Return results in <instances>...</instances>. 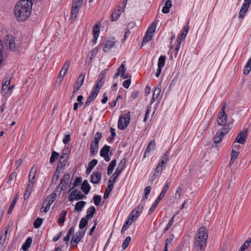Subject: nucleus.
Returning <instances> with one entry per match:
<instances>
[{"mask_svg":"<svg viewBox=\"0 0 251 251\" xmlns=\"http://www.w3.org/2000/svg\"><path fill=\"white\" fill-rule=\"evenodd\" d=\"M82 4V0H73V5L71 10L72 19H76L79 10Z\"/></svg>","mask_w":251,"mask_h":251,"instance_id":"6","label":"nucleus"},{"mask_svg":"<svg viewBox=\"0 0 251 251\" xmlns=\"http://www.w3.org/2000/svg\"><path fill=\"white\" fill-rule=\"evenodd\" d=\"M161 91V84L159 83L153 91L152 98L151 100V104H152L159 96Z\"/></svg>","mask_w":251,"mask_h":251,"instance_id":"20","label":"nucleus"},{"mask_svg":"<svg viewBox=\"0 0 251 251\" xmlns=\"http://www.w3.org/2000/svg\"><path fill=\"white\" fill-rule=\"evenodd\" d=\"M88 219H86L85 218H82L80 221L79 227L81 229H82L84 228L86 225L88 224Z\"/></svg>","mask_w":251,"mask_h":251,"instance_id":"49","label":"nucleus"},{"mask_svg":"<svg viewBox=\"0 0 251 251\" xmlns=\"http://www.w3.org/2000/svg\"><path fill=\"white\" fill-rule=\"evenodd\" d=\"M155 148V142L154 139L151 140L149 143L147 149L144 153V158H146V156L151 152V151H153Z\"/></svg>","mask_w":251,"mask_h":251,"instance_id":"21","label":"nucleus"},{"mask_svg":"<svg viewBox=\"0 0 251 251\" xmlns=\"http://www.w3.org/2000/svg\"><path fill=\"white\" fill-rule=\"evenodd\" d=\"M151 186H147L145 188L144 194L142 199V201H146L148 199V197L151 192Z\"/></svg>","mask_w":251,"mask_h":251,"instance_id":"40","label":"nucleus"},{"mask_svg":"<svg viewBox=\"0 0 251 251\" xmlns=\"http://www.w3.org/2000/svg\"><path fill=\"white\" fill-rule=\"evenodd\" d=\"M116 41L114 38H112L109 40H107L103 45V50L104 52H107L113 48L115 46Z\"/></svg>","mask_w":251,"mask_h":251,"instance_id":"15","label":"nucleus"},{"mask_svg":"<svg viewBox=\"0 0 251 251\" xmlns=\"http://www.w3.org/2000/svg\"><path fill=\"white\" fill-rule=\"evenodd\" d=\"M140 215V213L138 211L132 210L128 218L129 220H131L133 222L138 218Z\"/></svg>","mask_w":251,"mask_h":251,"instance_id":"35","label":"nucleus"},{"mask_svg":"<svg viewBox=\"0 0 251 251\" xmlns=\"http://www.w3.org/2000/svg\"><path fill=\"white\" fill-rule=\"evenodd\" d=\"M43 222V219L37 218L34 221L33 226L35 228H38L40 227Z\"/></svg>","mask_w":251,"mask_h":251,"instance_id":"50","label":"nucleus"},{"mask_svg":"<svg viewBox=\"0 0 251 251\" xmlns=\"http://www.w3.org/2000/svg\"><path fill=\"white\" fill-rule=\"evenodd\" d=\"M101 200V197L100 195H95L93 197V200L95 204L98 206L100 204Z\"/></svg>","mask_w":251,"mask_h":251,"instance_id":"53","label":"nucleus"},{"mask_svg":"<svg viewBox=\"0 0 251 251\" xmlns=\"http://www.w3.org/2000/svg\"><path fill=\"white\" fill-rule=\"evenodd\" d=\"M56 198V194L55 192L52 193L50 195L48 196L47 198L43 201V206H45L47 201H48L50 203L52 204Z\"/></svg>","mask_w":251,"mask_h":251,"instance_id":"27","label":"nucleus"},{"mask_svg":"<svg viewBox=\"0 0 251 251\" xmlns=\"http://www.w3.org/2000/svg\"><path fill=\"white\" fill-rule=\"evenodd\" d=\"M85 204L86 202L84 201H79L76 202L75 207V211L77 212L82 211Z\"/></svg>","mask_w":251,"mask_h":251,"instance_id":"34","label":"nucleus"},{"mask_svg":"<svg viewBox=\"0 0 251 251\" xmlns=\"http://www.w3.org/2000/svg\"><path fill=\"white\" fill-rule=\"evenodd\" d=\"M34 182L32 181V179L31 180L28 181V184L26 187V189L25 192L24 194V197L25 200L27 199L31 193L32 189L33 187Z\"/></svg>","mask_w":251,"mask_h":251,"instance_id":"17","label":"nucleus"},{"mask_svg":"<svg viewBox=\"0 0 251 251\" xmlns=\"http://www.w3.org/2000/svg\"><path fill=\"white\" fill-rule=\"evenodd\" d=\"M32 5L31 0H21L17 3L14 13L19 21H25L29 17Z\"/></svg>","mask_w":251,"mask_h":251,"instance_id":"1","label":"nucleus"},{"mask_svg":"<svg viewBox=\"0 0 251 251\" xmlns=\"http://www.w3.org/2000/svg\"><path fill=\"white\" fill-rule=\"evenodd\" d=\"M239 152L235 151L234 150L232 149L231 151V157H232V160H235L236 159L238 155H239Z\"/></svg>","mask_w":251,"mask_h":251,"instance_id":"59","label":"nucleus"},{"mask_svg":"<svg viewBox=\"0 0 251 251\" xmlns=\"http://www.w3.org/2000/svg\"><path fill=\"white\" fill-rule=\"evenodd\" d=\"M98 160L96 159L92 160L88 165V167L86 170V173L87 175L89 174L93 168L97 165Z\"/></svg>","mask_w":251,"mask_h":251,"instance_id":"28","label":"nucleus"},{"mask_svg":"<svg viewBox=\"0 0 251 251\" xmlns=\"http://www.w3.org/2000/svg\"><path fill=\"white\" fill-rule=\"evenodd\" d=\"M65 151L64 150L63 151ZM68 159V156L67 153L63 152L60 156L56 169L60 170V169H62L65 165V163L67 161Z\"/></svg>","mask_w":251,"mask_h":251,"instance_id":"14","label":"nucleus"},{"mask_svg":"<svg viewBox=\"0 0 251 251\" xmlns=\"http://www.w3.org/2000/svg\"><path fill=\"white\" fill-rule=\"evenodd\" d=\"M110 147L108 145H104L100 151V155L101 156L108 154Z\"/></svg>","mask_w":251,"mask_h":251,"instance_id":"36","label":"nucleus"},{"mask_svg":"<svg viewBox=\"0 0 251 251\" xmlns=\"http://www.w3.org/2000/svg\"><path fill=\"white\" fill-rule=\"evenodd\" d=\"M8 87L9 86H8L2 85L1 94L3 96H5L7 94L9 91V90H8Z\"/></svg>","mask_w":251,"mask_h":251,"instance_id":"56","label":"nucleus"},{"mask_svg":"<svg viewBox=\"0 0 251 251\" xmlns=\"http://www.w3.org/2000/svg\"><path fill=\"white\" fill-rule=\"evenodd\" d=\"M84 79L85 75L82 74H80L77 78V81L74 86L73 93L74 94L80 89L84 83Z\"/></svg>","mask_w":251,"mask_h":251,"instance_id":"11","label":"nucleus"},{"mask_svg":"<svg viewBox=\"0 0 251 251\" xmlns=\"http://www.w3.org/2000/svg\"><path fill=\"white\" fill-rule=\"evenodd\" d=\"M182 192V189L181 187H178L175 194V197L176 199H179L180 198L181 193Z\"/></svg>","mask_w":251,"mask_h":251,"instance_id":"61","label":"nucleus"},{"mask_svg":"<svg viewBox=\"0 0 251 251\" xmlns=\"http://www.w3.org/2000/svg\"><path fill=\"white\" fill-rule=\"evenodd\" d=\"M71 140L70 134L65 135L63 138V142L64 144H67Z\"/></svg>","mask_w":251,"mask_h":251,"instance_id":"63","label":"nucleus"},{"mask_svg":"<svg viewBox=\"0 0 251 251\" xmlns=\"http://www.w3.org/2000/svg\"><path fill=\"white\" fill-rule=\"evenodd\" d=\"M102 138V134L100 132H97L95 134L94 136V140L93 141H97L98 143L99 142V140Z\"/></svg>","mask_w":251,"mask_h":251,"instance_id":"60","label":"nucleus"},{"mask_svg":"<svg viewBox=\"0 0 251 251\" xmlns=\"http://www.w3.org/2000/svg\"><path fill=\"white\" fill-rule=\"evenodd\" d=\"M105 75L103 74H100L97 83H96L93 89L97 90L99 92L100 87L102 85L104 81Z\"/></svg>","mask_w":251,"mask_h":251,"instance_id":"19","label":"nucleus"},{"mask_svg":"<svg viewBox=\"0 0 251 251\" xmlns=\"http://www.w3.org/2000/svg\"><path fill=\"white\" fill-rule=\"evenodd\" d=\"M32 242V239L30 237H28L25 243L22 246V249L24 251H26L28 248L31 246V243Z\"/></svg>","mask_w":251,"mask_h":251,"instance_id":"31","label":"nucleus"},{"mask_svg":"<svg viewBox=\"0 0 251 251\" xmlns=\"http://www.w3.org/2000/svg\"><path fill=\"white\" fill-rule=\"evenodd\" d=\"M224 137V135L220 134V133L218 131L214 138V142L216 144L220 143Z\"/></svg>","mask_w":251,"mask_h":251,"instance_id":"46","label":"nucleus"},{"mask_svg":"<svg viewBox=\"0 0 251 251\" xmlns=\"http://www.w3.org/2000/svg\"><path fill=\"white\" fill-rule=\"evenodd\" d=\"M96 212V209L94 206H90L87 210V215L85 217L86 219L89 220L92 218Z\"/></svg>","mask_w":251,"mask_h":251,"instance_id":"29","label":"nucleus"},{"mask_svg":"<svg viewBox=\"0 0 251 251\" xmlns=\"http://www.w3.org/2000/svg\"><path fill=\"white\" fill-rule=\"evenodd\" d=\"M81 239V237H79L77 235L75 234L72 237L71 244L73 246L75 247Z\"/></svg>","mask_w":251,"mask_h":251,"instance_id":"38","label":"nucleus"},{"mask_svg":"<svg viewBox=\"0 0 251 251\" xmlns=\"http://www.w3.org/2000/svg\"><path fill=\"white\" fill-rule=\"evenodd\" d=\"M144 208L142 204H139L137 206L135 207L132 210L138 211L139 213H141Z\"/></svg>","mask_w":251,"mask_h":251,"instance_id":"62","label":"nucleus"},{"mask_svg":"<svg viewBox=\"0 0 251 251\" xmlns=\"http://www.w3.org/2000/svg\"><path fill=\"white\" fill-rule=\"evenodd\" d=\"M127 1V0H123L122 2V7L117 9H114L111 14V21H115L118 19L122 13L124 11V9L126 6Z\"/></svg>","mask_w":251,"mask_h":251,"instance_id":"7","label":"nucleus"},{"mask_svg":"<svg viewBox=\"0 0 251 251\" xmlns=\"http://www.w3.org/2000/svg\"><path fill=\"white\" fill-rule=\"evenodd\" d=\"M117 177H115L113 178H110L108 181V184L106 187L105 191L111 192L114 187V183L116 181Z\"/></svg>","mask_w":251,"mask_h":251,"instance_id":"33","label":"nucleus"},{"mask_svg":"<svg viewBox=\"0 0 251 251\" xmlns=\"http://www.w3.org/2000/svg\"><path fill=\"white\" fill-rule=\"evenodd\" d=\"M99 143L97 141H92L90 147V153L92 155H95L98 152Z\"/></svg>","mask_w":251,"mask_h":251,"instance_id":"23","label":"nucleus"},{"mask_svg":"<svg viewBox=\"0 0 251 251\" xmlns=\"http://www.w3.org/2000/svg\"><path fill=\"white\" fill-rule=\"evenodd\" d=\"M101 173L100 172H93L91 175L90 182L93 184H97L100 180Z\"/></svg>","mask_w":251,"mask_h":251,"instance_id":"18","label":"nucleus"},{"mask_svg":"<svg viewBox=\"0 0 251 251\" xmlns=\"http://www.w3.org/2000/svg\"><path fill=\"white\" fill-rule=\"evenodd\" d=\"M59 157V153L55 151H53L50 159V163H53Z\"/></svg>","mask_w":251,"mask_h":251,"instance_id":"48","label":"nucleus"},{"mask_svg":"<svg viewBox=\"0 0 251 251\" xmlns=\"http://www.w3.org/2000/svg\"><path fill=\"white\" fill-rule=\"evenodd\" d=\"M100 34V26L98 25L95 24L93 27V43L95 44Z\"/></svg>","mask_w":251,"mask_h":251,"instance_id":"22","label":"nucleus"},{"mask_svg":"<svg viewBox=\"0 0 251 251\" xmlns=\"http://www.w3.org/2000/svg\"><path fill=\"white\" fill-rule=\"evenodd\" d=\"M170 155V151H167L165 152L164 155L162 156L161 161L160 162L158 165H160V166L163 168V166L165 165L166 162L168 160L169 156Z\"/></svg>","mask_w":251,"mask_h":251,"instance_id":"30","label":"nucleus"},{"mask_svg":"<svg viewBox=\"0 0 251 251\" xmlns=\"http://www.w3.org/2000/svg\"><path fill=\"white\" fill-rule=\"evenodd\" d=\"M70 176L69 174H65L63 175L62 178L58 185V187H61V191L64 190L66 185L68 184Z\"/></svg>","mask_w":251,"mask_h":251,"instance_id":"16","label":"nucleus"},{"mask_svg":"<svg viewBox=\"0 0 251 251\" xmlns=\"http://www.w3.org/2000/svg\"><path fill=\"white\" fill-rule=\"evenodd\" d=\"M77 189H74L71 193L70 195L69 196L68 199L70 201H73V197L75 196L78 193Z\"/></svg>","mask_w":251,"mask_h":251,"instance_id":"57","label":"nucleus"},{"mask_svg":"<svg viewBox=\"0 0 251 251\" xmlns=\"http://www.w3.org/2000/svg\"><path fill=\"white\" fill-rule=\"evenodd\" d=\"M225 108L226 104H224L217 118V123L219 125L221 126L225 125L227 122L226 114L225 111Z\"/></svg>","mask_w":251,"mask_h":251,"instance_id":"8","label":"nucleus"},{"mask_svg":"<svg viewBox=\"0 0 251 251\" xmlns=\"http://www.w3.org/2000/svg\"><path fill=\"white\" fill-rule=\"evenodd\" d=\"M156 27V24L155 22H153L148 27L146 32H148L150 34L152 35L155 30Z\"/></svg>","mask_w":251,"mask_h":251,"instance_id":"42","label":"nucleus"},{"mask_svg":"<svg viewBox=\"0 0 251 251\" xmlns=\"http://www.w3.org/2000/svg\"><path fill=\"white\" fill-rule=\"evenodd\" d=\"M70 64H71V61L69 60H67L63 66V68H62L63 70H65V71H66V70L68 71Z\"/></svg>","mask_w":251,"mask_h":251,"instance_id":"64","label":"nucleus"},{"mask_svg":"<svg viewBox=\"0 0 251 251\" xmlns=\"http://www.w3.org/2000/svg\"><path fill=\"white\" fill-rule=\"evenodd\" d=\"M117 72L120 73V75L122 73H125L126 71V66L124 64L121 65V66L118 68Z\"/></svg>","mask_w":251,"mask_h":251,"instance_id":"58","label":"nucleus"},{"mask_svg":"<svg viewBox=\"0 0 251 251\" xmlns=\"http://www.w3.org/2000/svg\"><path fill=\"white\" fill-rule=\"evenodd\" d=\"M130 241H131L130 237L127 236L126 237V238L123 241V244H122V248L123 249V250H125L128 247Z\"/></svg>","mask_w":251,"mask_h":251,"instance_id":"51","label":"nucleus"},{"mask_svg":"<svg viewBox=\"0 0 251 251\" xmlns=\"http://www.w3.org/2000/svg\"><path fill=\"white\" fill-rule=\"evenodd\" d=\"M116 165V159L112 160L110 162V163L109 164V165L108 167V169H107V175H110L112 173L113 171L114 168L115 167Z\"/></svg>","mask_w":251,"mask_h":251,"instance_id":"32","label":"nucleus"},{"mask_svg":"<svg viewBox=\"0 0 251 251\" xmlns=\"http://www.w3.org/2000/svg\"><path fill=\"white\" fill-rule=\"evenodd\" d=\"M208 237L205 228L203 227H201L196 234L194 242V246L198 251L204 250L206 246Z\"/></svg>","mask_w":251,"mask_h":251,"instance_id":"2","label":"nucleus"},{"mask_svg":"<svg viewBox=\"0 0 251 251\" xmlns=\"http://www.w3.org/2000/svg\"><path fill=\"white\" fill-rule=\"evenodd\" d=\"M248 129L247 128H245L243 131H241L236 137L234 143L237 142L241 144H244L248 138Z\"/></svg>","mask_w":251,"mask_h":251,"instance_id":"9","label":"nucleus"},{"mask_svg":"<svg viewBox=\"0 0 251 251\" xmlns=\"http://www.w3.org/2000/svg\"><path fill=\"white\" fill-rule=\"evenodd\" d=\"M132 223L133 222L131 220H129V218H128L127 221L124 223L122 227L121 233H123Z\"/></svg>","mask_w":251,"mask_h":251,"instance_id":"39","label":"nucleus"},{"mask_svg":"<svg viewBox=\"0 0 251 251\" xmlns=\"http://www.w3.org/2000/svg\"><path fill=\"white\" fill-rule=\"evenodd\" d=\"M128 114H125L119 118L118 123V127L121 130H124L128 126L130 121V116Z\"/></svg>","mask_w":251,"mask_h":251,"instance_id":"5","label":"nucleus"},{"mask_svg":"<svg viewBox=\"0 0 251 251\" xmlns=\"http://www.w3.org/2000/svg\"><path fill=\"white\" fill-rule=\"evenodd\" d=\"M126 158H123L121 160L120 163L118 164V167L116 169L114 174L113 175V176L116 175V177H117L120 175L123 170L126 167Z\"/></svg>","mask_w":251,"mask_h":251,"instance_id":"12","label":"nucleus"},{"mask_svg":"<svg viewBox=\"0 0 251 251\" xmlns=\"http://www.w3.org/2000/svg\"><path fill=\"white\" fill-rule=\"evenodd\" d=\"M37 171V166L36 165H34L29 174V180H31L32 179V181L34 182L35 177Z\"/></svg>","mask_w":251,"mask_h":251,"instance_id":"26","label":"nucleus"},{"mask_svg":"<svg viewBox=\"0 0 251 251\" xmlns=\"http://www.w3.org/2000/svg\"><path fill=\"white\" fill-rule=\"evenodd\" d=\"M175 216V215H174L173 217L170 220V221H169L168 223L167 224L166 227L163 230V233H165L170 228V227L172 226V225L174 223V219Z\"/></svg>","mask_w":251,"mask_h":251,"instance_id":"52","label":"nucleus"},{"mask_svg":"<svg viewBox=\"0 0 251 251\" xmlns=\"http://www.w3.org/2000/svg\"><path fill=\"white\" fill-rule=\"evenodd\" d=\"M4 44L10 51L20 53L21 47L15 43L14 38L12 36L7 35L4 39Z\"/></svg>","mask_w":251,"mask_h":251,"instance_id":"3","label":"nucleus"},{"mask_svg":"<svg viewBox=\"0 0 251 251\" xmlns=\"http://www.w3.org/2000/svg\"><path fill=\"white\" fill-rule=\"evenodd\" d=\"M152 35L150 34L148 32H146L144 37H143V41L142 42L141 47L146 43L150 41L152 39Z\"/></svg>","mask_w":251,"mask_h":251,"instance_id":"43","label":"nucleus"},{"mask_svg":"<svg viewBox=\"0 0 251 251\" xmlns=\"http://www.w3.org/2000/svg\"><path fill=\"white\" fill-rule=\"evenodd\" d=\"M251 243V238L249 237L241 245L239 251H249V247Z\"/></svg>","mask_w":251,"mask_h":251,"instance_id":"24","label":"nucleus"},{"mask_svg":"<svg viewBox=\"0 0 251 251\" xmlns=\"http://www.w3.org/2000/svg\"><path fill=\"white\" fill-rule=\"evenodd\" d=\"M81 180H82V179L81 177H77L73 183V187L70 189L69 191H71L72 190H73L74 188V187L79 185L80 183L81 182Z\"/></svg>","mask_w":251,"mask_h":251,"instance_id":"55","label":"nucleus"},{"mask_svg":"<svg viewBox=\"0 0 251 251\" xmlns=\"http://www.w3.org/2000/svg\"><path fill=\"white\" fill-rule=\"evenodd\" d=\"M171 182H168L166 185L164 186L162 191L160 194L159 196L158 197L157 199L156 200L155 202L151 205V207L150 208L149 211V214L152 213L154 210L155 208L157 207L158 203L161 201V200L163 198L164 195L166 194V192L168 189V188L170 185Z\"/></svg>","mask_w":251,"mask_h":251,"instance_id":"4","label":"nucleus"},{"mask_svg":"<svg viewBox=\"0 0 251 251\" xmlns=\"http://www.w3.org/2000/svg\"><path fill=\"white\" fill-rule=\"evenodd\" d=\"M98 93L99 91L93 88L92 89L89 96L86 100L84 108L86 107L90 104L91 102L96 98Z\"/></svg>","mask_w":251,"mask_h":251,"instance_id":"13","label":"nucleus"},{"mask_svg":"<svg viewBox=\"0 0 251 251\" xmlns=\"http://www.w3.org/2000/svg\"><path fill=\"white\" fill-rule=\"evenodd\" d=\"M86 196L85 195L82 194L80 191H79L77 194H76L75 196L73 197V201L75 200L77 201L79 200H82L83 199H85Z\"/></svg>","mask_w":251,"mask_h":251,"instance_id":"47","label":"nucleus"},{"mask_svg":"<svg viewBox=\"0 0 251 251\" xmlns=\"http://www.w3.org/2000/svg\"><path fill=\"white\" fill-rule=\"evenodd\" d=\"M51 204L49 202H48V201L46 202L45 206H43V203L42 206L40 209V212H42V213L47 212L49 210Z\"/></svg>","mask_w":251,"mask_h":251,"instance_id":"41","label":"nucleus"},{"mask_svg":"<svg viewBox=\"0 0 251 251\" xmlns=\"http://www.w3.org/2000/svg\"><path fill=\"white\" fill-rule=\"evenodd\" d=\"M61 174L60 170H58L56 169L55 171L53 177L51 180V183L55 184L58 180V178L60 176V174Z\"/></svg>","mask_w":251,"mask_h":251,"instance_id":"37","label":"nucleus"},{"mask_svg":"<svg viewBox=\"0 0 251 251\" xmlns=\"http://www.w3.org/2000/svg\"><path fill=\"white\" fill-rule=\"evenodd\" d=\"M90 189L91 187L89 185L88 181L87 180H84L81 186V190L85 194L87 195L89 192Z\"/></svg>","mask_w":251,"mask_h":251,"instance_id":"25","label":"nucleus"},{"mask_svg":"<svg viewBox=\"0 0 251 251\" xmlns=\"http://www.w3.org/2000/svg\"><path fill=\"white\" fill-rule=\"evenodd\" d=\"M67 215L66 210H63L61 211L60 213V217L58 219V224H63L65 220V217Z\"/></svg>","mask_w":251,"mask_h":251,"instance_id":"44","label":"nucleus"},{"mask_svg":"<svg viewBox=\"0 0 251 251\" xmlns=\"http://www.w3.org/2000/svg\"><path fill=\"white\" fill-rule=\"evenodd\" d=\"M166 57L165 55H161L159 57L158 61V68H163L165 65Z\"/></svg>","mask_w":251,"mask_h":251,"instance_id":"45","label":"nucleus"},{"mask_svg":"<svg viewBox=\"0 0 251 251\" xmlns=\"http://www.w3.org/2000/svg\"><path fill=\"white\" fill-rule=\"evenodd\" d=\"M163 171V167H161L160 165H157V167H156V169L155 170V172L153 174V176H157L159 174H161V173Z\"/></svg>","mask_w":251,"mask_h":251,"instance_id":"54","label":"nucleus"},{"mask_svg":"<svg viewBox=\"0 0 251 251\" xmlns=\"http://www.w3.org/2000/svg\"><path fill=\"white\" fill-rule=\"evenodd\" d=\"M251 3V0H244V3L242 5L239 12V18L243 19L244 18V15L249 9Z\"/></svg>","mask_w":251,"mask_h":251,"instance_id":"10","label":"nucleus"}]
</instances>
